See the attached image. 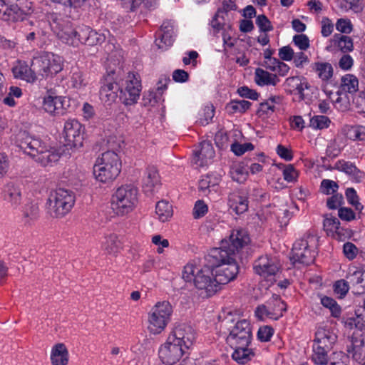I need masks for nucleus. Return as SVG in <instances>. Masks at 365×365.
<instances>
[{
	"instance_id": "nucleus-58",
	"label": "nucleus",
	"mask_w": 365,
	"mask_h": 365,
	"mask_svg": "<svg viewBox=\"0 0 365 365\" xmlns=\"http://www.w3.org/2000/svg\"><path fill=\"white\" fill-rule=\"evenodd\" d=\"M254 149V146L250 143H246L244 144H240L237 143H233L231 145V150L236 155H242L245 152L249 150H252Z\"/></svg>"
},
{
	"instance_id": "nucleus-45",
	"label": "nucleus",
	"mask_w": 365,
	"mask_h": 365,
	"mask_svg": "<svg viewBox=\"0 0 365 365\" xmlns=\"http://www.w3.org/2000/svg\"><path fill=\"white\" fill-rule=\"evenodd\" d=\"M312 361L317 365H325L328 362L327 353L329 349L313 344Z\"/></svg>"
},
{
	"instance_id": "nucleus-17",
	"label": "nucleus",
	"mask_w": 365,
	"mask_h": 365,
	"mask_svg": "<svg viewBox=\"0 0 365 365\" xmlns=\"http://www.w3.org/2000/svg\"><path fill=\"white\" fill-rule=\"evenodd\" d=\"M227 339L231 346H248L251 340L249 322L246 320L237 322Z\"/></svg>"
},
{
	"instance_id": "nucleus-57",
	"label": "nucleus",
	"mask_w": 365,
	"mask_h": 365,
	"mask_svg": "<svg viewBox=\"0 0 365 365\" xmlns=\"http://www.w3.org/2000/svg\"><path fill=\"white\" fill-rule=\"evenodd\" d=\"M256 24L259 27V30L264 33L270 31L273 29V26L271 24L269 20L266 16L262 14L259 15L256 19Z\"/></svg>"
},
{
	"instance_id": "nucleus-15",
	"label": "nucleus",
	"mask_w": 365,
	"mask_h": 365,
	"mask_svg": "<svg viewBox=\"0 0 365 365\" xmlns=\"http://www.w3.org/2000/svg\"><path fill=\"white\" fill-rule=\"evenodd\" d=\"M285 310L286 306L284 302L277 295L274 294L265 304L257 307L255 315L260 320L267 319L277 320L282 316Z\"/></svg>"
},
{
	"instance_id": "nucleus-55",
	"label": "nucleus",
	"mask_w": 365,
	"mask_h": 365,
	"mask_svg": "<svg viewBox=\"0 0 365 365\" xmlns=\"http://www.w3.org/2000/svg\"><path fill=\"white\" fill-rule=\"evenodd\" d=\"M293 43L302 51L309 48V39L304 34H297L293 37Z\"/></svg>"
},
{
	"instance_id": "nucleus-44",
	"label": "nucleus",
	"mask_w": 365,
	"mask_h": 365,
	"mask_svg": "<svg viewBox=\"0 0 365 365\" xmlns=\"http://www.w3.org/2000/svg\"><path fill=\"white\" fill-rule=\"evenodd\" d=\"M320 302L322 305L328 309L332 317H339L341 313V308L332 298L327 296H321Z\"/></svg>"
},
{
	"instance_id": "nucleus-16",
	"label": "nucleus",
	"mask_w": 365,
	"mask_h": 365,
	"mask_svg": "<svg viewBox=\"0 0 365 365\" xmlns=\"http://www.w3.org/2000/svg\"><path fill=\"white\" fill-rule=\"evenodd\" d=\"M121 91L124 96V102L131 105L137 102L141 91V83L138 74L129 73L123 81Z\"/></svg>"
},
{
	"instance_id": "nucleus-10",
	"label": "nucleus",
	"mask_w": 365,
	"mask_h": 365,
	"mask_svg": "<svg viewBox=\"0 0 365 365\" xmlns=\"http://www.w3.org/2000/svg\"><path fill=\"white\" fill-rule=\"evenodd\" d=\"M208 262L211 263L215 277L220 286L233 280L238 273L237 259L227 255L223 260L208 255Z\"/></svg>"
},
{
	"instance_id": "nucleus-33",
	"label": "nucleus",
	"mask_w": 365,
	"mask_h": 365,
	"mask_svg": "<svg viewBox=\"0 0 365 365\" xmlns=\"http://www.w3.org/2000/svg\"><path fill=\"white\" fill-rule=\"evenodd\" d=\"M255 81L260 86H275L279 82L276 74H272L262 68H257L255 72Z\"/></svg>"
},
{
	"instance_id": "nucleus-8",
	"label": "nucleus",
	"mask_w": 365,
	"mask_h": 365,
	"mask_svg": "<svg viewBox=\"0 0 365 365\" xmlns=\"http://www.w3.org/2000/svg\"><path fill=\"white\" fill-rule=\"evenodd\" d=\"M73 193L59 188L50 192L47 200V210L53 217H61L70 212L74 205Z\"/></svg>"
},
{
	"instance_id": "nucleus-9",
	"label": "nucleus",
	"mask_w": 365,
	"mask_h": 365,
	"mask_svg": "<svg viewBox=\"0 0 365 365\" xmlns=\"http://www.w3.org/2000/svg\"><path fill=\"white\" fill-rule=\"evenodd\" d=\"M31 66L36 71L38 76L48 78L63 69V60L61 56L53 53L42 52L33 57Z\"/></svg>"
},
{
	"instance_id": "nucleus-61",
	"label": "nucleus",
	"mask_w": 365,
	"mask_h": 365,
	"mask_svg": "<svg viewBox=\"0 0 365 365\" xmlns=\"http://www.w3.org/2000/svg\"><path fill=\"white\" fill-rule=\"evenodd\" d=\"M322 25V35L324 37H328L331 34L334 30V24L327 17H323L321 21Z\"/></svg>"
},
{
	"instance_id": "nucleus-50",
	"label": "nucleus",
	"mask_w": 365,
	"mask_h": 365,
	"mask_svg": "<svg viewBox=\"0 0 365 365\" xmlns=\"http://www.w3.org/2000/svg\"><path fill=\"white\" fill-rule=\"evenodd\" d=\"M346 197L348 202L354 207L356 210L361 211L364 206L359 202L356 192L353 188H348L346 190Z\"/></svg>"
},
{
	"instance_id": "nucleus-62",
	"label": "nucleus",
	"mask_w": 365,
	"mask_h": 365,
	"mask_svg": "<svg viewBox=\"0 0 365 365\" xmlns=\"http://www.w3.org/2000/svg\"><path fill=\"white\" fill-rule=\"evenodd\" d=\"M336 29L341 33L349 34L352 31V25L349 20L340 19L336 24Z\"/></svg>"
},
{
	"instance_id": "nucleus-24",
	"label": "nucleus",
	"mask_w": 365,
	"mask_h": 365,
	"mask_svg": "<svg viewBox=\"0 0 365 365\" xmlns=\"http://www.w3.org/2000/svg\"><path fill=\"white\" fill-rule=\"evenodd\" d=\"M336 340V336L331 330L319 327L316 331L314 344L330 350Z\"/></svg>"
},
{
	"instance_id": "nucleus-59",
	"label": "nucleus",
	"mask_w": 365,
	"mask_h": 365,
	"mask_svg": "<svg viewBox=\"0 0 365 365\" xmlns=\"http://www.w3.org/2000/svg\"><path fill=\"white\" fill-rule=\"evenodd\" d=\"M71 83L74 88H81L86 85L87 81L81 72L76 71L72 74Z\"/></svg>"
},
{
	"instance_id": "nucleus-49",
	"label": "nucleus",
	"mask_w": 365,
	"mask_h": 365,
	"mask_svg": "<svg viewBox=\"0 0 365 365\" xmlns=\"http://www.w3.org/2000/svg\"><path fill=\"white\" fill-rule=\"evenodd\" d=\"M331 123L329 118L324 115H315L310 118L309 127L315 130L327 128Z\"/></svg>"
},
{
	"instance_id": "nucleus-28",
	"label": "nucleus",
	"mask_w": 365,
	"mask_h": 365,
	"mask_svg": "<svg viewBox=\"0 0 365 365\" xmlns=\"http://www.w3.org/2000/svg\"><path fill=\"white\" fill-rule=\"evenodd\" d=\"M101 249L106 255L115 256L121 250L122 243L115 234H109L101 241Z\"/></svg>"
},
{
	"instance_id": "nucleus-32",
	"label": "nucleus",
	"mask_w": 365,
	"mask_h": 365,
	"mask_svg": "<svg viewBox=\"0 0 365 365\" xmlns=\"http://www.w3.org/2000/svg\"><path fill=\"white\" fill-rule=\"evenodd\" d=\"M335 168L349 175L355 182H360L364 177V173L350 162L339 160L336 163Z\"/></svg>"
},
{
	"instance_id": "nucleus-42",
	"label": "nucleus",
	"mask_w": 365,
	"mask_h": 365,
	"mask_svg": "<svg viewBox=\"0 0 365 365\" xmlns=\"http://www.w3.org/2000/svg\"><path fill=\"white\" fill-rule=\"evenodd\" d=\"M113 88L114 85L112 83H108L101 87L100 98L102 102L110 105L116 100L118 96Z\"/></svg>"
},
{
	"instance_id": "nucleus-6",
	"label": "nucleus",
	"mask_w": 365,
	"mask_h": 365,
	"mask_svg": "<svg viewBox=\"0 0 365 365\" xmlns=\"http://www.w3.org/2000/svg\"><path fill=\"white\" fill-rule=\"evenodd\" d=\"M173 307L168 301L157 302L148 312L147 328L152 334L162 333L170 323Z\"/></svg>"
},
{
	"instance_id": "nucleus-51",
	"label": "nucleus",
	"mask_w": 365,
	"mask_h": 365,
	"mask_svg": "<svg viewBox=\"0 0 365 365\" xmlns=\"http://www.w3.org/2000/svg\"><path fill=\"white\" fill-rule=\"evenodd\" d=\"M349 289V281L340 279L336 281L334 284V292L339 296V298H343L346 296Z\"/></svg>"
},
{
	"instance_id": "nucleus-39",
	"label": "nucleus",
	"mask_w": 365,
	"mask_h": 365,
	"mask_svg": "<svg viewBox=\"0 0 365 365\" xmlns=\"http://www.w3.org/2000/svg\"><path fill=\"white\" fill-rule=\"evenodd\" d=\"M160 177L155 168H150L146 171L143 180V187L146 192H152L159 185Z\"/></svg>"
},
{
	"instance_id": "nucleus-29",
	"label": "nucleus",
	"mask_w": 365,
	"mask_h": 365,
	"mask_svg": "<svg viewBox=\"0 0 365 365\" xmlns=\"http://www.w3.org/2000/svg\"><path fill=\"white\" fill-rule=\"evenodd\" d=\"M228 205L237 214L244 213L248 209L247 197L240 192H234L230 195Z\"/></svg>"
},
{
	"instance_id": "nucleus-27",
	"label": "nucleus",
	"mask_w": 365,
	"mask_h": 365,
	"mask_svg": "<svg viewBox=\"0 0 365 365\" xmlns=\"http://www.w3.org/2000/svg\"><path fill=\"white\" fill-rule=\"evenodd\" d=\"M66 98L48 95L44 98L43 109L48 113H60L65 108Z\"/></svg>"
},
{
	"instance_id": "nucleus-35",
	"label": "nucleus",
	"mask_w": 365,
	"mask_h": 365,
	"mask_svg": "<svg viewBox=\"0 0 365 365\" xmlns=\"http://www.w3.org/2000/svg\"><path fill=\"white\" fill-rule=\"evenodd\" d=\"M324 229L329 236L339 239L341 228L339 220L333 216L327 215L324 220Z\"/></svg>"
},
{
	"instance_id": "nucleus-21",
	"label": "nucleus",
	"mask_w": 365,
	"mask_h": 365,
	"mask_svg": "<svg viewBox=\"0 0 365 365\" xmlns=\"http://www.w3.org/2000/svg\"><path fill=\"white\" fill-rule=\"evenodd\" d=\"M4 200L13 209H17L22 202V194L19 185L10 182L4 189Z\"/></svg>"
},
{
	"instance_id": "nucleus-63",
	"label": "nucleus",
	"mask_w": 365,
	"mask_h": 365,
	"mask_svg": "<svg viewBox=\"0 0 365 365\" xmlns=\"http://www.w3.org/2000/svg\"><path fill=\"white\" fill-rule=\"evenodd\" d=\"M309 62L308 56L303 52H297L294 53L293 58V63L297 68H303L304 65Z\"/></svg>"
},
{
	"instance_id": "nucleus-20",
	"label": "nucleus",
	"mask_w": 365,
	"mask_h": 365,
	"mask_svg": "<svg viewBox=\"0 0 365 365\" xmlns=\"http://www.w3.org/2000/svg\"><path fill=\"white\" fill-rule=\"evenodd\" d=\"M12 73L15 78L25 81L28 83H34L38 78L36 71L31 64L30 66L23 61H18L12 68Z\"/></svg>"
},
{
	"instance_id": "nucleus-7",
	"label": "nucleus",
	"mask_w": 365,
	"mask_h": 365,
	"mask_svg": "<svg viewBox=\"0 0 365 365\" xmlns=\"http://www.w3.org/2000/svg\"><path fill=\"white\" fill-rule=\"evenodd\" d=\"M317 235L307 233L297 240L293 245L290 260L293 264L297 263L309 265L314 262L315 257L314 248L317 245Z\"/></svg>"
},
{
	"instance_id": "nucleus-38",
	"label": "nucleus",
	"mask_w": 365,
	"mask_h": 365,
	"mask_svg": "<svg viewBox=\"0 0 365 365\" xmlns=\"http://www.w3.org/2000/svg\"><path fill=\"white\" fill-rule=\"evenodd\" d=\"M358 78L352 74H346L341 78L340 90L341 92L353 93L358 91Z\"/></svg>"
},
{
	"instance_id": "nucleus-11",
	"label": "nucleus",
	"mask_w": 365,
	"mask_h": 365,
	"mask_svg": "<svg viewBox=\"0 0 365 365\" xmlns=\"http://www.w3.org/2000/svg\"><path fill=\"white\" fill-rule=\"evenodd\" d=\"M48 22L51 30L62 42L74 47L80 45V40L77 38V30L73 28L70 22L63 20L54 14L49 15Z\"/></svg>"
},
{
	"instance_id": "nucleus-34",
	"label": "nucleus",
	"mask_w": 365,
	"mask_h": 365,
	"mask_svg": "<svg viewBox=\"0 0 365 365\" xmlns=\"http://www.w3.org/2000/svg\"><path fill=\"white\" fill-rule=\"evenodd\" d=\"M155 214L160 222H168L173 215V206L165 200L159 201L155 207Z\"/></svg>"
},
{
	"instance_id": "nucleus-56",
	"label": "nucleus",
	"mask_w": 365,
	"mask_h": 365,
	"mask_svg": "<svg viewBox=\"0 0 365 365\" xmlns=\"http://www.w3.org/2000/svg\"><path fill=\"white\" fill-rule=\"evenodd\" d=\"M208 211V207L202 200H197L193 207V217L195 219L203 217Z\"/></svg>"
},
{
	"instance_id": "nucleus-12",
	"label": "nucleus",
	"mask_w": 365,
	"mask_h": 365,
	"mask_svg": "<svg viewBox=\"0 0 365 365\" xmlns=\"http://www.w3.org/2000/svg\"><path fill=\"white\" fill-rule=\"evenodd\" d=\"M280 267L277 257L267 255L259 257L254 264L255 273L267 282V284H264L266 289L275 282V276L279 272ZM261 285L264 286L263 284Z\"/></svg>"
},
{
	"instance_id": "nucleus-5",
	"label": "nucleus",
	"mask_w": 365,
	"mask_h": 365,
	"mask_svg": "<svg viewBox=\"0 0 365 365\" xmlns=\"http://www.w3.org/2000/svg\"><path fill=\"white\" fill-rule=\"evenodd\" d=\"M138 189L131 185L118 187L111 200V209L117 215H125L134 210L138 204Z\"/></svg>"
},
{
	"instance_id": "nucleus-37",
	"label": "nucleus",
	"mask_w": 365,
	"mask_h": 365,
	"mask_svg": "<svg viewBox=\"0 0 365 365\" xmlns=\"http://www.w3.org/2000/svg\"><path fill=\"white\" fill-rule=\"evenodd\" d=\"M341 132L343 135L351 140H365V127L360 125H345Z\"/></svg>"
},
{
	"instance_id": "nucleus-64",
	"label": "nucleus",
	"mask_w": 365,
	"mask_h": 365,
	"mask_svg": "<svg viewBox=\"0 0 365 365\" xmlns=\"http://www.w3.org/2000/svg\"><path fill=\"white\" fill-rule=\"evenodd\" d=\"M338 188L337 184L330 180H323L321 183V189L325 194H331L335 192Z\"/></svg>"
},
{
	"instance_id": "nucleus-46",
	"label": "nucleus",
	"mask_w": 365,
	"mask_h": 365,
	"mask_svg": "<svg viewBox=\"0 0 365 365\" xmlns=\"http://www.w3.org/2000/svg\"><path fill=\"white\" fill-rule=\"evenodd\" d=\"M215 115V108L212 104L204 106L198 113V122L202 125L209 124Z\"/></svg>"
},
{
	"instance_id": "nucleus-41",
	"label": "nucleus",
	"mask_w": 365,
	"mask_h": 365,
	"mask_svg": "<svg viewBox=\"0 0 365 365\" xmlns=\"http://www.w3.org/2000/svg\"><path fill=\"white\" fill-rule=\"evenodd\" d=\"M312 68L323 81H327L333 75V68L329 63L317 62L313 64Z\"/></svg>"
},
{
	"instance_id": "nucleus-23",
	"label": "nucleus",
	"mask_w": 365,
	"mask_h": 365,
	"mask_svg": "<svg viewBox=\"0 0 365 365\" xmlns=\"http://www.w3.org/2000/svg\"><path fill=\"white\" fill-rule=\"evenodd\" d=\"M338 48L343 53H347L353 51L354 44L352 39L347 36L335 34L329 41V44L327 46L326 50L329 52H334Z\"/></svg>"
},
{
	"instance_id": "nucleus-31",
	"label": "nucleus",
	"mask_w": 365,
	"mask_h": 365,
	"mask_svg": "<svg viewBox=\"0 0 365 365\" xmlns=\"http://www.w3.org/2000/svg\"><path fill=\"white\" fill-rule=\"evenodd\" d=\"M52 365H66L68 361V353L66 347L62 343L53 346L51 351Z\"/></svg>"
},
{
	"instance_id": "nucleus-19",
	"label": "nucleus",
	"mask_w": 365,
	"mask_h": 365,
	"mask_svg": "<svg viewBox=\"0 0 365 365\" xmlns=\"http://www.w3.org/2000/svg\"><path fill=\"white\" fill-rule=\"evenodd\" d=\"M215 156L212 145L209 141H203L194 151L192 163L196 168L207 166Z\"/></svg>"
},
{
	"instance_id": "nucleus-43",
	"label": "nucleus",
	"mask_w": 365,
	"mask_h": 365,
	"mask_svg": "<svg viewBox=\"0 0 365 365\" xmlns=\"http://www.w3.org/2000/svg\"><path fill=\"white\" fill-rule=\"evenodd\" d=\"M230 175L233 180L242 183L247 179L248 172L243 163H237L231 168Z\"/></svg>"
},
{
	"instance_id": "nucleus-18",
	"label": "nucleus",
	"mask_w": 365,
	"mask_h": 365,
	"mask_svg": "<svg viewBox=\"0 0 365 365\" xmlns=\"http://www.w3.org/2000/svg\"><path fill=\"white\" fill-rule=\"evenodd\" d=\"M346 278L355 294L365 293V267H349Z\"/></svg>"
},
{
	"instance_id": "nucleus-25",
	"label": "nucleus",
	"mask_w": 365,
	"mask_h": 365,
	"mask_svg": "<svg viewBox=\"0 0 365 365\" xmlns=\"http://www.w3.org/2000/svg\"><path fill=\"white\" fill-rule=\"evenodd\" d=\"M44 145L42 142L36 138L26 135L19 142V148L28 155L33 158L37 155L39 150Z\"/></svg>"
},
{
	"instance_id": "nucleus-47",
	"label": "nucleus",
	"mask_w": 365,
	"mask_h": 365,
	"mask_svg": "<svg viewBox=\"0 0 365 365\" xmlns=\"http://www.w3.org/2000/svg\"><path fill=\"white\" fill-rule=\"evenodd\" d=\"M279 168L282 170L284 180L288 182H295L299 176V172L291 165H278Z\"/></svg>"
},
{
	"instance_id": "nucleus-2",
	"label": "nucleus",
	"mask_w": 365,
	"mask_h": 365,
	"mask_svg": "<svg viewBox=\"0 0 365 365\" xmlns=\"http://www.w3.org/2000/svg\"><path fill=\"white\" fill-rule=\"evenodd\" d=\"M182 277L185 281L192 282L199 295L202 297H211L220 289L213 270L207 266L187 264L184 267Z\"/></svg>"
},
{
	"instance_id": "nucleus-53",
	"label": "nucleus",
	"mask_w": 365,
	"mask_h": 365,
	"mask_svg": "<svg viewBox=\"0 0 365 365\" xmlns=\"http://www.w3.org/2000/svg\"><path fill=\"white\" fill-rule=\"evenodd\" d=\"M106 39L104 34H99L91 29L89 35L86 37V44L88 46H94L101 43Z\"/></svg>"
},
{
	"instance_id": "nucleus-4",
	"label": "nucleus",
	"mask_w": 365,
	"mask_h": 365,
	"mask_svg": "<svg viewBox=\"0 0 365 365\" xmlns=\"http://www.w3.org/2000/svg\"><path fill=\"white\" fill-rule=\"evenodd\" d=\"M250 242V237L245 230H234L228 239L222 240L221 246L214 248L210 252L211 257H217L223 260L225 257L230 255L238 258L241 250Z\"/></svg>"
},
{
	"instance_id": "nucleus-26",
	"label": "nucleus",
	"mask_w": 365,
	"mask_h": 365,
	"mask_svg": "<svg viewBox=\"0 0 365 365\" xmlns=\"http://www.w3.org/2000/svg\"><path fill=\"white\" fill-rule=\"evenodd\" d=\"M34 158L43 166H48L52 165L59 160L60 154L56 149L48 148L44 145L41 148V150H39L37 155Z\"/></svg>"
},
{
	"instance_id": "nucleus-13",
	"label": "nucleus",
	"mask_w": 365,
	"mask_h": 365,
	"mask_svg": "<svg viewBox=\"0 0 365 365\" xmlns=\"http://www.w3.org/2000/svg\"><path fill=\"white\" fill-rule=\"evenodd\" d=\"M284 86L289 93L298 95L299 99L304 101L307 103L317 97V89L311 86L307 79L304 77H289L286 79Z\"/></svg>"
},
{
	"instance_id": "nucleus-40",
	"label": "nucleus",
	"mask_w": 365,
	"mask_h": 365,
	"mask_svg": "<svg viewBox=\"0 0 365 365\" xmlns=\"http://www.w3.org/2000/svg\"><path fill=\"white\" fill-rule=\"evenodd\" d=\"M235 351L232 353V359L237 363L244 364L251 360L253 353L247 349V346H233Z\"/></svg>"
},
{
	"instance_id": "nucleus-48",
	"label": "nucleus",
	"mask_w": 365,
	"mask_h": 365,
	"mask_svg": "<svg viewBox=\"0 0 365 365\" xmlns=\"http://www.w3.org/2000/svg\"><path fill=\"white\" fill-rule=\"evenodd\" d=\"M251 106V103L248 101L240 100V101H232L226 106L227 111L230 113H244Z\"/></svg>"
},
{
	"instance_id": "nucleus-3",
	"label": "nucleus",
	"mask_w": 365,
	"mask_h": 365,
	"mask_svg": "<svg viewBox=\"0 0 365 365\" xmlns=\"http://www.w3.org/2000/svg\"><path fill=\"white\" fill-rule=\"evenodd\" d=\"M121 169L120 158L116 151L108 150L101 154L93 166L95 179L103 183L112 182Z\"/></svg>"
},
{
	"instance_id": "nucleus-22",
	"label": "nucleus",
	"mask_w": 365,
	"mask_h": 365,
	"mask_svg": "<svg viewBox=\"0 0 365 365\" xmlns=\"http://www.w3.org/2000/svg\"><path fill=\"white\" fill-rule=\"evenodd\" d=\"M173 41L174 27L170 23L165 22L155 40L156 46L162 50H166L173 45Z\"/></svg>"
},
{
	"instance_id": "nucleus-36",
	"label": "nucleus",
	"mask_w": 365,
	"mask_h": 365,
	"mask_svg": "<svg viewBox=\"0 0 365 365\" xmlns=\"http://www.w3.org/2000/svg\"><path fill=\"white\" fill-rule=\"evenodd\" d=\"M26 12L21 10L17 5L6 6L3 11L1 19L6 21H17L24 19Z\"/></svg>"
},
{
	"instance_id": "nucleus-1",
	"label": "nucleus",
	"mask_w": 365,
	"mask_h": 365,
	"mask_svg": "<svg viewBox=\"0 0 365 365\" xmlns=\"http://www.w3.org/2000/svg\"><path fill=\"white\" fill-rule=\"evenodd\" d=\"M195 339L192 328L186 324L177 325L167 341L159 349V357L166 365H173L182 358Z\"/></svg>"
},
{
	"instance_id": "nucleus-30",
	"label": "nucleus",
	"mask_w": 365,
	"mask_h": 365,
	"mask_svg": "<svg viewBox=\"0 0 365 365\" xmlns=\"http://www.w3.org/2000/svg\"><path fill=\"white\" fill-rule=\"evenodd\" d=\"M221 180V173H212L207 174L200 180L199 188L205 195H207L211 190H216L215 187L219 185Z\"/></svg>"
},
{
	"instance_id": "nucleus-60",
	"label": "nucleus",
	"mask_w": 365,
	"mask_h": 365,
	"mask_svg": "<svg viewBox=\"0 0 365 365\" xmlns=\"http://www.w3.org/2000/svg\"><path fill=\"white\" fill-rule=\"evenodd\" d=\"M343 252L347 259L352 260L356 257L358 249L353 243L346 242L343 246Z\"/></svg>"
},
{
	"instance_id": "nucleus-14",
	"label": "nucleus",
	"mask_w": 365,
	"mask_h": 365,
	"mask_svg": "<svg viewBox=\"0 0 365 365\" xmlns=\"http://www.w3.org/2000/svg\"><path fill=\"white\" fill-rule=\"evenodd\" d=\"M83 125L76 119H68L63 127V136L65 145L71 148H78L83 145Z\"/></svg>"
},
{
	"instance_id": "nucleus-54",
	"label": "nucleus",
	"mask_w": 365,
	"mask_h": 365,
	"mask_svg": "<svg viewBox=\"0 0 365 365\" xmlns=\"http://www.w3.org/2000/svg\"><path fill=\"white\" fill-rule=\"evenodd\" d=\"M151 242L157 247V252L159 254L164 252V248L169 247V241L160 235H153L151 238Z\"/></svg>"
},
{
	"instance_id": "nucleus-52",
	"label": "nucleus",
	"mask_w": 365,
	"mask_h": 365,
	"mask_svg": "<svg viewBox=\"0 0 365 365\" xmlns=\"http://www.w3.org/2000/svg\"><path fill=\"white\" fill-rule=\"evenodd\" d=\"M22 212L25 217L33 220L38 216V207L36 203L31 202L24 205Z\"/></svg>"
}]
</instances>
